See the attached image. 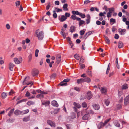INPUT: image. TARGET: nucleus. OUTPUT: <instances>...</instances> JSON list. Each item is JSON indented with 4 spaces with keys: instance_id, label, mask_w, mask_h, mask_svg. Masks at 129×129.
Segmentation results:
<instances>
[{
    "instance_id": "1",
    "label": "nucleus",
    "mask_w": 129,
    "mask_h": 129,
    "mask_svg": "<svg viewBox=\"0 0 129 129\" xmlns=\"http://www.w3.org/2000/svg\"><path fill=\"white\" fill-rule=\"evenodd\" d=\"M44 34L43 31H39V29H38L36 30L35 36L38 38L39 40H42L44 37Z\"/></svg>"
},
{
    "instance_id": "2",
    "label": "nucleus",
    "mask_w": 129,
    "mask_h": 129,
    "mask_svg": "<svg viewBox=\"0 0 129 129\" xmlns=\"http://www.w3.org/2000/svg\"><path fill=\"white\" fill-rule=\"evenodd\" d=\"M93 112L91 110L89 111V112L86 114H85L83 117L82 119L84 120H87L89 118V113H91L93 114Z\"/></svg>"
},
{
    "instance_id": "3",
    "label": "nucleus",
    "mask_w": 129,
    "mask_h": 129,
    "mask_svg": "<svg viewBox=\"0 0 129 129\" xmlns=\"http://www.w3.org/2000/svg\"><path fill=\"white\" fill-rule=\"evenodd\" d=\"M47 123L52 127H55V122L52 120H48L47 121Z\"/></svg>"
},
{
    "instance_id": "4",
    "label": "nucleus",
    "mask_w": 129,
    "mask_h": 129,
    "mask_svg": "<svg viewBox=\"0 0 129 129\" xmlns=\"http://www.w3.org/2000/svg\"><path fill=\"white\" fill-rule=\"evenodd\" d=\"M39 73V72L38 70L37 69H33L32 72L31 74L33 76L37 75Z\"/></svg>"
},
{
    "instance_id": "5",
    "label": "nucleus",
    "mask_w": 129,
    "mask_h": 129,
    "mask_svg": "<svg viewBox=\"0 0 129 129\" xmlns=\"http://www.w3.org/2000/svg\"><path fill=\"white\" fill-rule=\"evenodd\" d=\"M118 31L120 34L122 35H124L126 33V30L125 29H122L119 28L118 29Z\"/></svg>"
},
{
    "instance_id": "6",
    "label": "nucleus",
    "mask_w": 129,
    "mask_h": 129,
    "mask_svg": "<svg viewBox=\"0 0 129 129\" xmlns=\"http://www.w3.org/2000/svg\"><path fill=\"white\" fill-rule=\"evenodd\" d=\"M107 89L105 87H102L100 89L102 93L103 94H106Z\"/></svg>"
},
{
    "instance_id": "7",
    "label": "nucleus",
    "mask_w": 129,
    "mask_h": 129,
    "mask_svg": "<svg viewBox=\"0 0 129 129\" xmlns=\"http://www.w3.org/2000/svg\"><path fill=\"white\" fill-rule=\"evenodd\" d=\"M92 95L90 91H89L87 93L86 98L88 100L90 99L92 97Z\"/></svg>"
},
{
    "instance_id": "8",
    "label": "nucleus",
    "mask_w": 129,
    "mask_h": 129,
    "mask_svg": "<svg viewBox=\"0 0 129 129\" xmlns=\"http://www.w3.org/2000/svg\"><path fill=\"white\" fill-rule=\"evenodd\" d=\"M59 20L61 22H63L66 20L67 19L64 15H63L61 16V17L60 18V16H59Z\"/></svg>"
},
{
    "instance_id": "9",
    "label": "nucleus",
    "mask_w": 129,
    "mask_h": 129,
    "mask_svg": "<svg viewBox=\"0 0 129 129\" xmlns=\"http://www.w3.org/2000/svg\"><path fill=\"white\" fill-rule=\"evenodd\" d=\"M124 104L125 105H126L129 103V95L126 97L124 100Z\"/></svg>"
},
{
    "instance_id": "10",
    "label": "nucleus",
    "mask_w": 129,
    "mask_h": 129,
    "mask_svg": "<svg viewBox=\"0 0 129 129\" xmlns=\"http://www.w3.org/2000/svg\"><path fill=\"white\" fill-rule=\"evenodd\" d=\"M51 104L52 105L54 106L57 107L58 106V105L57 102L55 101H52Z\"/></svg>"
},
{
    "instance_id": "11",
    "label": "nucleus",
    "mask_w": 129,
    "mask_h": 129,
    "mask_svg": "<svg viewBox=\"0 0 129 129\" xmlns=\"http://www.w3.org/2000/svg\"><path fill=\"white\" fill-rule=\"evenodd\" d=\"M59 109H57L53 111H52L51 112V113L52 114H56L59 111Z\"/></svg>"
},
{
    "instance_id": "12",
    "label": "nucleus",
    "mask_w": 129,
    "mask_h": 129,
    "mask_svg": "<svg viewBox=\"0 0 129 129\" xmlns=\"http://www.w3.org/2000/svg\"><path fill=\"white\" fill-rule=\"evenodd\" d=\"M71 18L74 20H76L77 21H79L80 20V18L77 17L75 15H72L71 16Z\"/></svg>"
},
{
    "instance_id": "13",
    "label": "nucleus",
    "mask_w": 129,
    "mask_h": 129,
    "mask_svg": "<svg viewBox=\"0 0 129 129\" xmlns=\"http://www.w3.org/2000/svg\"><path fill=\"white\" fill-rule=\"evenodd\" d=\"M42 105H45L46 106H48L50 104V102L49 101H47L45 102H42Z\"/></svg>"
},
{
    "instance_id": "14",
    "label": "nucleus",
    "mask_w": 129,
    "mask_h": 129,
    "mask_svg": "<svg viewBox=\"0 0 129 129\" xmlns=\"http://www.w3.org/2000/svg\"><path fill=\"white\" fill-rule=\"evenodd\" d=\"M92 106L94 109L96 110H98L100 108L99 105L96 104H93Z\"/></svg>"
},
{
    "instance_id": "15",
    "label": "nucleus",
    "mask_w": 129,
    "mask_h": 129,
    "mask_svg": "<svg viewBox=\"0 0 129 129\" xmlns=\"http://www.w3.org/2000/svg\"><path fill=\"white\" fill-rule=\"evenodd\" d=\"M84 82H89L90 81V79L88 77H86L84 78H83Z\"/></svg>"
},
{
    "instance_id": "16",
    "label": "nucleus",
    "mask_w": 129,
    "mask_h": 129,
    "mask_svg": "<svg viewBox=\"0 0 129 129\" xmlns=\"http://www.w3.org/2000/svg\"><path fill=\"white\" fill-rule=\"evenodd\" d=\"M61 61V56L59 55L56 57V62L57 63H59Z\"/></svg>"
},
{
    "instance_id": "17",
    "label": "nucleus",
    "mask_w": 129,
    "mask_h": 129,
    "mask_svg": "<svg viewBox=\"0 0 129 129\" xmlns=\"http://www.w3.org/2000/svg\"><path fill=\"white\" fill-rule=\"evenodd\" d=\"M22 120L23 121H28L30 120V117L29 116H26L23 118Z\"/></svg>"
},
{
    "instance_id": "18",
    "label": "nucleus",
    "mask_w": 129,
    "mask_h": 129,
    "mask_svg": "<svg viewBox=\"0 0 129 129\" xmlns=\"http://www.w3.org/2000/svg\"><path fill=\"white\" fill-rule=\"evenodd\" d=\"M104 125H105L104 123L101 122L98 124V128L100 129L101 128L103 127Z\"/></svg>"
},
{
    "instance_id": "19",
    "label": "nucleus",
    "mask_w": 129,
    "mask_h": 129,
    "mask_svg": "<svg viewBox=\"0 0 129 129\" xmlns=\"http://www.w3.org/2000/svg\"><path fill=\"white\" fill-rule=\"evenodd\" d=\"M13 60L15 63L16 64H19L20 63V62L19 60L16 57L14 58Z\"/></svg>"
},
{
    "instance_id": "20",
    "label": "nucleus",
    "mask_w": 129,
    "mask_h": 129,
    "mask_svg": "<svg viewBox=\"0 0 129 129\" xmlns=\"http://www.w3.org/2000/svg\"><path fill=\"white\" fill-rule=\"evenodd\" d=\"M123 43L121 41L119 42L118 44V46L119 48H122L123 47Z\"/></svg>"
},
{
    "instance_id": "21",
    "label": "nucleus",
    "mask_w": 129,
    "mask_h": 129,
    "mask_svg": "<svg viewBox=\"0 0 129 129\" xmlns=\"http://www.w3.org/2000/svg\"><path fill=\"white\" fill-rule=\"evenodd\" d=\"M75 27L74 26H72L70 27V31L71 33H73L75 30Z\"/></svg>"
},
{
    "instance_id": "22",
    "label": "nucleus",
    "mask_w": 129,
    "mask_h": 129,
    "mask_svg": "<svg viewBox=\"0 0 129 129\" xmlns=\"http://www.w3.org/2000/svg\"><path fill=\"white\" fill-rule=\"evenodd\" d=\"M14 66V65L12 63H10L9 64V69L11 71H13V68Z\"/></svg>"
},
{
    "instance_id": "23",
    "label": "nucleus",
    "mask_w": 129,
    "mask_h": 129,
    "mask_svg": "<svg viewBox=\"0 0 129 129\" xmlns=\"http://www.w3.org/2000/svg\"><path fill=\"white\" fill-rule=\"evenodd\" d=\"M21 111L19 110H15L14 112V113L15 115H18L20 114H21Z\"/></svg>"
},
{
    "instance_id": "24",
    "label": "nucleus",
    "mask_w": 129,
    "mask_h": 129,
    "mask_svg": "<svg viewBox=\"0 0 129 129\" xmlns=\"http://www.w3.org/2000/svg\"><path fill=\"white\" fill-rule=\"evenodd\" d=\"M83 80V78L78 79L77 80V83L78 84H79L83 83L84 82Z\"/></svg>"
},
{
    "instance_id": "25",
    "label": "nucleus",
    "mask_w": 129,
    "mask_h": 129,
    "mask_svg": "<svg viewBox=\"0 0 129 129\" xmlns=\"http://www.w3.org/2000/svg\"><path fill=\"white\" fill-rule=\"evenodd\" d=\"M68 4H64L63 7V10L65 11H67L68 10Z\"/></svg>"
},
{
    "instance_id": "26",
    "label": "nucleus",
    "mask_w": 129,
    "mask_h": 129,
    "mask_svg": "<svg viewBox=\"0 0 129 129\" xmlns=\"http://www.w3.org/2000/svg\"><path fill=\"white\" fill-rule=\"evenodd\" d=\"M114 124L115 126L117 127H119L120 126V124L117 121H115L114 122Z\"/></svg>"
},
{
    "instance_id": "27",
    "label": "nucleus",
    "mask_w": 129,
    "mask_h": 129,
    "mask_svg": "<svg viewBox=\"0 0 129 129\" xmlns=\"http://www.w3.org/2000/svg\"><path fill=\"white\" fill-rule=\"evenodd\" d=\"M29 112V110L28 109L21 111V114H25L28 113Z\"/></svg>"
},
{
    "instance_id": "28",
    "label": "nucleus",
    "mask_w": 129,
    "mask_h": 129,
    "mask_svg": "<svg viewBox=\"0 0 129 129\" xmlns=\"http://www.w3.org/2000/svg\"><path fill=\"white\" fill-rule=\"evenodd\" d=\"M14 111V109L11 110L8 113V115L9 116H11L12 115Z\"/></svg>"
},
{
    "instance_id": "29",
    "label": "nucleus",
    "mask_w": 129,
    "mask_h": 129,
    "mask_svg": "<svg viewBox=\"0 0 129 129\" xmlns=\"http://www.w3.org/2000/svg\"><path fill=\"white\" fill-rule=\"evenodd\" d=\"M122 89H126L128 88L127 85L126 84H123L122 86Z\"/></svg>"
},
{
    "instance_id": "30",
    "label": "nucleus",
    "mask_w": 129,
    "mask_h": 129,
    "mask_svg": "<svg viewBox=\"0 0 129 129\" xmlns=\"http://www.w3.org/2000/svg\"><path fill=\"white\" fill-rule=\"evenodd\" d=\"M72 12L73 14H76L77 15H79L80 12H79L78 11H72Z\"/></svg>"
},
{
    "instance_id": "31",
    "label": "nucleus",
    "mask_w": 129,
    "mask_h": 129,
    "mask_svg": "<svg viewBox=\"0 0 129 129\" xmlns=\"http://www.w3.org/2000/svg\"><path fill=\"white\" fill-rule=\"evenodd\" d=\"M74 105L76 107L78 108H80L81 107V106L80 105L77 104V103L75 102H74Z\"/></svg>"
},
{
    "instance_id": "32",
    "label": "nucleus",
    "mask_w": 129,
    "mask_h": 129,
    "mask_svg": "<svg viewBox=\"0 0 129 129\" xmlns=\"http://www.w3.org/2000/svg\"><path fill=\"white\" fill-rule=\"evenodd\" d=\"M110 63H109L108 65V67L106 70V74H108L109 73L110 68Z\"/></svg>"
},
{
    "instance_id": "33",
    "label": "nucleus",
    "mask_w": 129,
    "mask_h": 129,
    "mask_svg": "<svg viewBox=\"0 0 129 129\" xmlns=\"http://www.w3.org/2000/svg\"><path fill=\"white\" fill-rule=\"evenodd\" d=\"M104 37L105 39L106 43L108 44H110V42L108 38L106 36H104Z\"/></svg>"
},
{
    "instance_id": "34",
    "label": "nucleus",
    "mask_w": 129,
    "mask_h": 129,
    "mask_svg": "<svg viewBox=\"0 0 129 129\" xmlns=\"http://www.w3.org/2000/svg\"><path fill=\"white\" fill-rule=\"evenodd\" d=\"M110 23H113L111 24L112 25L113 24L115 23L116 22V20L115 19L111 18L110 19Z\"/></svg>"
},
{
    "instance_id": "35",
    "label": "nucleus",
    "mask_w": 129,
    "mask_h": 129,
    "mask_svg": "<svg viewBox=\"0 0 129 129\" xmlns=\"http://www.w3.org/2000/svg\"><path fill=\"white\" fill-rule=\"evenodd\" d=\"M108 9L109 11V12H110L111 13L114 11V8H111Z\"/></svg>"
},
{
    "instance_id": "36",
    "label": "nucleus",
    "mask_w": 129,
    "mask_h": 129,
    "mask_svg": "<svg viewBox=\"0 0 129 129\" xmlns=\"http://www.w3.org/2000/svg\"><path fill=\"white\" fill-rule=\"evenodd\" d=\"M27 104L29 105L30 106L31 105H34L35 104V103L34 102L32 101H29L27 103Z\"/></svg>"
},
{
    "instance_id": "37",
    "label": "nucleus",
    "mask_w": 129,
    "mask_h": 129,
    "mask_svg": "<svg viewBox=\"0 0 129 129\" xmlns=\"http://www.w3.org/2000/svg\"><path fill=\"white\" fill-rule=\"evenodd\" d=\"M60 85L61 86H66L67 85V83L64 82L63 81L60 83Z\"/></svg>"
},
{
    "instance_id": "38",
    "label": "nucleus",
    "mask_w": 129,
    "mask_h": 129,
    "mask_svg": "<svg viewBox=\"0 0 129 129\" xmlns=\"http://www.w3.org/2000/svg\"><path fill=\"white\" fill-rule=\"evenodd\" d=\"M105 103L106 106H108L109 104L110 101L108 99H106L105 101Z\"/></svg>"
},
{
    "instance_id": "39",
    "label": "nucleus",
    "mask_w": 129,
    "mask_h": 129,
    "mask_svg": "<svg viewBox=\"0 0 129 129\" xmlns=\"http://www.w3.org/2000/svg\"><path fill=\"white\" fill-rule=\"evenodd\" d=\"M7 96L6 93L4 92L2 93V97L3 99L5 98Z\"/></svg>"
},
{
    "instance_id": "40",
    "label": "nucleus",
    "mask_w": 129,
    "mask_h": 129,
    "mask_svg": "<svg viewBox=\"0 0 129 129\" xmlns=\"http://www.w3.org/2000/svg\"><path fill=\"white\" fill-rule=\"evenodd\" d=\"M84 62V59L83 57H81L80 60V62L79 64H81V63H83Z\"/></svg>"
},
{
    "instance_id": "41",
    "label": "nucleus",
    "mask_w": 129,
    "mask_h": 129,
    "mask_svg": "<svg viewBox=\"0 0 129 129\" xmlns=\"http://www.w3.org/2000/svg\"><path fill=\"white\" fill-rule=\"evenodd\" d=\"M79 21V26H80L81 25L84 24L85 23V21H84L81 20V19Z\"/></svg>"
},
{
    "instance_id": "42",
    "label": "nucleus",
    "mask_w": 129,
    "mask_h": 129,
    "mask_svg": "<svg viewBox=\"0 0 129 129\" xmlns=\"http://www.w3.org/2000/svg\"><path fill=\"white\" fill-rule=\"evenodd\" d=\"M30 79V77L28 76H27L25 78V79L23 81V84H24V82L28 80H29Z\"/></svg>"
},
{
    "instance_id": "43",
    "label": "nucleus",
    "mask_w": 129,
    "mask_h": 129,
    "mask_svg": "<svg viewBox=\"0 0 129 129\" xmlns=\"http://www.w3.org/2000/svg\"><path fill=\"white\" fill-rule=\"evenodd\" d=\"M39 52V50L38 49H36L35 52V56L36 57H37L38 56V53Z\"/></svg>"
},
{
    "instance_id": "44",
    "label": "nucleus",
    "mask_w": 129,
    "mask_h": 129,
    "mask_svg": "<svg viewBox=\"0 0 129 129\" xmlns=\"http://www.w3.org/2000/svg\"><path fill=\"white\" fill-rule=\"evenodd\" d=\"M80 68L81 69H83L85 68V66L84 64H82L81 63V64H80Z\"/></svg>"
},
{
    "instance_id": "45",
    "label": "nucleus",
    "mask_w": 129,
    "mask_h": 129,
    "mask_svg": "<svg viewBox=\"0 0 129 129\" xmlns=\"http://www.w3.org/2000/svg\"><path fill=\"white\" fill-rule=\"evenodd\" d=\"M36 91L38 92L41 94H46V93L43 91H42L38 89L36 90Z\"/></svg>"
},
{
    "instance_id": "46",
    "label": "nucleus",
    "mask_w": 129,
    "mask_h": 129,
    "mask_svg": "<svg viewBox=\"0 0 129 129\" xmlns=\"http://www.w3.org/2000/svg\"><path fill=\"white\" fill-rule=\"evenodd\" d=\"M112 13H110V12H108L107 13V17L108 18L111 17V16Z\"/></svg>"
},
{
    "instance_id": "47",
    "label": "nucleus",
    "mask_w": 129,
    "mask_h": 129,
    "mask_svg": "<svg viewBox=\"0 0 129 129\" xmlns=\"http://www.w3.org/2000/svg\"><path fill=\"white\" fill-rule=\"evenodd\" d=\"M26 99H23V100H20V101H18L17 103V104H19L21 103L23 101H26Z\"/></svg>"
},
{
    "instance_id": "48",
    "label": "nucleus",
    "mask_w": 129,
    "mask_h": 129,
    "mask_svg": "<svg viewBox=\"0 0 129 129\" xmlns=\"http://www.w3.org/2000/svg\"><path fill=\"white\" fill-rule=\"evenodd\" d=\"M25 84L27 85H29V84H30V85L29 86L30 87H31V86L33 84V83L32 82H30L27 83L25 82Z\"/></svg>"
},
{
    "instance_id": "49",
    "label": "nucleus",
    "mask_w": 129,
    "mask_h": 129,
    "mask_svg": "<svg viewBox=\"0 0 129 129\" xmlns=\"http://www.w3.org/2000/svg\"><path fill=\"white\" fill-rule=\"evenodd\" d=\"M79 15L82 18H85V15L84 14H82L80 13Z\"/></svg>"
},
{
    "instance_id": "50",
    "label": "nucleus",
    "mask_w": 129,
    "mask_h": 129,
    "mask_svg": "<svg viewBox=\"0 0 129 129\" xmlns=\"http://www.w3.org/2000/svg\"><path fill=\"white\" fill-rule=\"evenodd\" d=\"M20 2L19 1H17L15 2L16 5L17 7L19 6L20 5Z\"/></svg>"
},
{
    "instance_id": "51",
    "label": "nucleus",
    "mask_w": 129,
    "mask_h": 129,
    "mask_svg": "<svg viewBox=\"0 0 129 129\" xmlns=\"http://www.w3.org/2000/svg\"><path fill=\"white\" fill-rule=\"evenodd\" d=\"M82 106L83 107L86 108L87 106V105L85 102H83L82 104Z\"/></svg>"
},
{
    "instance_id": "52",
    "label": "nucleus",
    "mask_w": 129,
    "mask_h": 129,
    "mask_svg": "<svg viewBox=\"0 0 129 129\" xmlns=\"http://www.w3.org/2000/svg\"><path fill=\"white\" fill-rule=\"evenodd\" d=\"M70 16V14L69 13L66 12L65 14V16L67 18V17H69Z\"/></svg>"
},
{
    "instance_id": "53",
    "label": "nucleus",
    "mask_w": 129,
    "mask_h": 129,
    "mask_svg": "<svg viewBox=\"0 0 129 129\" xmlns=\"http://www.w3.org/2000/svg\"><path fill=\"white\" fill-rule=\"evenodd\" d=\"M85 31L83 30H81L80 32V34L81 35H83L85 33Z\"/></svg>"
},
{
    "instance_id": "54",
    "label": "nucleus",
    "mask_w": 129,
    "mask_h": 129,
    "mask_svg": "<svg viewBox=\"0 0 129 129\" xmlns=\"http://www.w3.org/2000/svg\"><path fill=\"white\" fill-rule=\"evenodd\" d=\"M74 89L75 90L78 91H79L80 90V88L77 87H75L74 88Z\"/></svg>"
},
{
    "instance_id": "55",
    "label": "nucleus",
    "mask_w": 129,
    "mask_h": 129,
    "mask_svg": "<svg viewBox=\"0 0 129 129\" xmlns=\"http://www.w3.org/2000/svg\"><path fill=\"white\" fill-rule=\"evenodd\" d=\"M74 57L77 60H79L80 58L79 56L77 54L75 55Z\"/></svg>"
},
{
    "instance_id": "56",
    "label": "nucleus",
    "mask_w": 129,
    "mask_h": 129,
    "mask_svg": "<svg viewBox=\"0 0 129 129\" xmlns=\"http://www.w3.org/2000/svg\"><path fill=\"white\" fill-rule=\"evenodd\" d=\"M65 30V29H61V32L60 33H61V34L62 36H63V35H65V34H64V32Z\"/></svg>"
},
{
    "instance_id": "57",
    "label": "nucleus",
    "mask_w": 129,
    "mask_h": 129,
    "mask_svg": "<svg viewBox=\"0 0 129 129\" xmlns=\"http://www.w3.org/2000/svg\"><path fill=\"white\" fill-rule=\"evenodd\" d=\"M65 30V29H61V32L60 33H61V34L62 36H63V35H65V34H64V32Z\"/></svg>"
},
{
    "instance_id": "58",
    "label": "nucleus",
    "mask_w": 129,
    "mask_h": 129,
    "mask_svg": "<svg viewBox=\"0 0 129 129\" xmlns=\"http://www.w3.org/2000/svg\"><path fill=\"white\" fill-rule=\"evenodd\" d=\"M65 30V29H61V32L60 33H61V34L62 36H63V35H65V34H64V32Z\"/></svg>"
},
{
    "instance_id": "59",
    "label": "nucleus",
    "mask_w": 129,
    "mask_h": 129,
    "mask_svg": "<svg viewBox=\"0 0 129 129\" xmlns=\"http://www.w3.org/2000/svg\"><path fill=\"white\" fill-rule=\"evenodd\" d=\"M32 55L31 54H30L28 56V61L29 62L31 61L32 59Z\"/></svg>"
},
{
    "instance_id": "60",
    "label": "nucleus",
    "mask_w": 129,
    "mask_h": 129,
    "mask_svg": "<svg viewBox=\"0 0 129 129\" xmlns=\"http://www.w3.org/2000/svg\"><path fill=\"white\" fill-rule=\"evenodd\" d=\"M6 27L8 29H9L10 28V26L9 24H7L6 25Z\"/></svg>"
},
{
    "instance_id": "61",
    "label": "nucleus",
    "mask_w": 129,
    "mask_h": 129,
    "mask_svg": "<svg viewBox=\"0 0 129 129\" xmlns=\"http://www.w3.org/2000/svg\"><path fill=\"white\" fill-rule=\"evenodd\" d=\"M56 74H53L51 76L50 78H54L56 76Z\"/></svg>"
},
{
    "instance_id": "62",
    "label": "nucleus",
    "mask_w": 129,
    "mask_h": 129,
    "mask_svg": "<svg viewBox=\"0 0 129 129\" xmlns=\"http://www.w3.org/2000/svg\"><path fill=\"white\" fill-rule=\"evenodd\" d=\"M14 121V120L13 119H9L7 120V121L8 122H12Z\"/></svg>"
},
{
    "instance_id": "63",
    "label": "nucleus",
    "mask_w": 129,
    "mask_h": 129,
    "mask_svg": "<svg viewBox=\"0 0 129 129\" xmlns=\"http://www.w3.org/2000/svg\"><path fill=\"white\" fill-rule=\"evenodd\" d=\"M56 11L57 12H62V10L61 9L57 8H56Z\"/></svg>"
},
{
    "instance_id": "64",
    "label": "nucleus",
    "mask_w": 129,
    "mask_h": 129,
    "mask_svg": "<svg viewBox=\"0 0 129 129\" xmlns=\"http://www.w3.org/2000/svg\"><path fill=\"white\" fill-rule=\"evenodd\" d=\"M14 93V92L13 91V90H11L9 92V95H11Z\"/></svg>"
}]
</instances>
